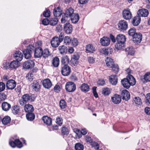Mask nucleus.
<instances>
[{"label":"nucleus","instance_id":"nucleus-22","mask_svg":"<svg viewBox=\"0 0 150 150\" xmlns=\"http://www.w3.org/2000/svg\"><path fill=\"white\" fill-rule=\"evenodd\" d=\"M32 88L33 90L36 91H38L40 88V86L37 81L35 80L33 81L32 84Z\"/></svg>","mask_w":150,"mask_h":150},{"label":"nucleus","instance_id":"nucleus-57","mask_svg":"<svg viewBox=\"0 0 150 150\" xmlns=\"http://www.w3.org/2000/svg\"><path fill=\"white\" fill-rule=\"evenodd\" d=\"M56 122L59 125L61 126L63 123V120L60 117H57L56 120Z\"/></svg>","mask_w":150,"mask_h":150},{"label":"nucleus","instance_id":"nucleus-46","mask_svg":"<svg viewBox=\"0 0 150 150\" xmlns=\"http://www.w3.org/2000/svg\"><path fill=\"white\" fill-rule=\"evenodd\" d=\"M110 93V91L109 88H106L102 89V94L104 96H108Z\"/></svg>","mask_w":150,"mask_h":150},{"label":"nucleus","instance_id":"nucleus-49","mask_svg":"<svg viewBox=\"0 0 150 150\" xmlns=\"http://www.w3.org/2000/svg\"><path fill=\"white\" fill-rule=\"evenodd\" d=\"M58 20L56 18H51L49 21V24L51 25H55L57 24Z\"/></svg>","mask_w":150,"mask_h":150},{"label":"nucleus","instance_id":"nucleus-44","mask_svg":"<svg viewBox=\"0 0 150 150\" xmlns=\"http://www.w3.org/2000/svg\"><path fill=\"white\" fill-rule=\"evenodd\" d=\"M75 149L76 150H83L84 146L83 144L78 143L75 144Z\"/></svg>","mask_w":150,"mask_h":150},{"label":"nucleus","instance_id":"nucleus-39","mask_svg":"<svg viewBox=\"0 0 150 150\" xmlns=\"http://www.w3.org/2000/svg\"><path fill=\"white\" fill-rule=\"evenodd\" d=\"M59 59L57 57H55L52 60V65L54 67H57L59 65Z\"/></svg>","mask_w":150,"mask_h":150},{"label":"nucleus","instance_id":"nucleus-50","mask_svg":"<svg viewBox=\"0 0 150 150\" xmlns=\"http://www.w3.org/2000/svg\"><path fill=\"white\" fill-rule=\"evenodd\" d=\"M112 71L115 73H117L118 72L119 70V68L118 65L116 64H114L112 67H111Z\"/></svg>","mask_w":150,"mask_h":150},{"label":"nucleus","instance_id":"nucleus-62","mask_svg":"<svg viewBox=\"0 0 150 150\" xmlns=\"http://www.w3.org/2000/svg\"><path fill=\"white\" fill-rule=\"evenodd\" d=\"M61 88L59 85H56L53 88L54 91L56 93H59L60 91Z\"/></svg>","mask_w":150,"mask_h":150},{"label":"nucleus","instance_id":"nucleus-11","mask_svg":"<svg viewBox=\"0 0 150 150\" xmlns=\"http://www.w3.org/2000/svg\"><path fill=\"white\" fill-rule=\"evenodd\" d=\"M16 85V81L13 79L9 80L6 83V88L8 89L12 90L15 88Z\"/></svg>","mask_w":150,"mask_h":150},{"label":"nucleus","instance_id":"nucleus-37","mask_svg":"<svg viewBox=\"0 0 150 150\" xmlns=\"http://www.w3.org/2000/svg\"><path fill=\"white\" fill-rule=\"evenodd\" d=\"M42 56L44 58L46 59L51 55V53L48 49H45L43 51L42 50Z\"/></svg>","mask_w":150,"mask_h":150},{"label":"nucleus","instance_id":"nucleus-55","mask_svg":"<svg viewBox=\"0 0 150 150\" xmlns=\"http://www.w3.org/2000/svg\"><path fill=\"white\" fill-rule=\"evenodd\" d=\"M69 17L64 15V16L63 15L62 17L61 20V23H67Z\"/></svg>","mask_w":150,"mask_h":150},{"label":"nucleus","instance_id":"nucleus-51","mask_svg":"<svg viewBox=\"0 0 150 150\" xmlns=\"http://www.w3.org/2000/svg\"><path fill=\"white\" fill-rule=\"evenodd\" d=\"M134 100L135 104L137 105H140L142 104V100L139 97H135Z\"/></svg>","mask_w":150,"mask_h":150},{"label":"nucleus","instance_id":"nucleus-33","mask_svg":"<svg viewBox=\"0 0 150 150\" xmlns=\"http://www.w3.org/2000/svg\"><path fill=\"white\" fill-rule=\"evenodd\" d=\"M69 59L67 55H65L62 58L61 63L63 65H67L69 63Z\"/></svg>","mask_w":150,"mask_h":150},{"label":"nucleus","instance_id":"nucleus-43","mask_svg":"<svg viewBox=\"0 0 150 150\" xmlns=\"http://www.w3.org/2000/svg\"><path fill=\"white\" fill-rule=\"evenodd\" d=\"M124 43L118 42L116 44L115 46V48L118 50H120L122 49L125 45Z\"/></svg>","mask_w":150,"mask_h":150},{"label":"nucleus","instance_id":"nucleus-10","mask_svg":"<svg viewBox=\"0 0 150 150\" xmlns=\"http://www.w3.org/2000/svg\"><path fill=\"white\" fill-rule=\"evenodd\" d=\"M64 30L65 32L67 34H70L73 30L72 26L69 23H67L64 25Z\"/></svg>","mask_w":150,"mask_h":150},{"label":"nucleus","instance_id":"nucleus-15","mask_svg":"<svg viewBox=\"0 0 150 150\" xmlns=\"http://www.w3.org/2000/svg\"><path fill=\"white\" fill-rule=\"evenodd\" d=\"M111 100L112 102L115 104H119L121 101V97L120 95L115 94L112 97Z\"/></svg>","mask_w":150,"mask_h":150},{"label":"nucleus","instance_id":"nucleus-16","mask_svg":"<svg viewBox=\"0 0 150 150\" xmlns=\"http://www.w3.org/2000/svg\"><path fill=\"white\" fill-rule=\"evenodd\" d=\"M137 14L138 16L145 17L148 15L149 12L146 9L142 8L138 10Z\"/></svg>","mask_w":150,"mask_h":150},{"label":"nucleus","instance_id":"nucleus-35","mask_svg":"<svg viewBox=\"0 0 150 150\" xmlns=\"http://www.w3.org/2000/svg\"><path fill=\"white\" fill-rule=\"evenodd\" d=\"M79 16L78 14H74L71 17L70 19L72 23H76L78 22L79 19Z\"/></svg>","mask_w":150,"mask_h":150},{"label":"nucleus","instance_id":"nucleus-42","mask_svg":"<svg viewBox=\"0 0 150 150\" xmlns=\"http://www.w3.org/2000/svg\"><path fill=\"white\" fill-rule=\"evenodd\" d=\"M25 57L26 59H29L31 57L32 52H30L27 49H26L23 52Z\"/></svg>","mask_w":150,"mask_h":150},{"label":"nucleus","instance_id":"nucleus-20","mask_svg":"<svg viewBox=\"0 0 150 150\" xmlns=\"http://www.w3.org/2000/svg\"><path fill=\"white\" fill-rule=\"evenodd\" d=\"M141 19L140 16H137L133 18L132 23L133 25L137 26L139 25L140 23Z\"/></svg>","mask_w":150,"mask_h":150},{"label":"nucleus","instance_id":"nucleus-14","mask_svg":"<svg viewBox=\"0 0 150 150\" xmlns=\"http://www.w3.org/2000/svg\"><path fill=\"white\" fill-rule=\"evenodd\" d=\"M13 57L18 61H21L23 58V56L21 52L20 51H16L13 54Z\"/></svg>","mask_w":150,"mask_h":150},{"label":"nucleus","instance_id":"nucleus-61","mask_svg":"<svg viewBox=\"0 0 150 150\" xmlns=\"http://www.w3.org/2000/svg\"><path fill=\"white\" fill-rule=\"evenodd\" d=\"M59 41L61 42L63 40L64 38V34L63 33H61L59 35V37H58Z\"/></svg>","mask_w":150,"mask_h":150},{"label":"nucleus","instance_id":"nucleus-59","mask_svg":"<svg viewBox=\"0 0 150 150\" xmlns=\"http://www.w3.org/2000/svg\"><path fill=\"white\" fill-rule=\"evenodd\" d=\"M6 97L7 96L5 93H0V101L1 102L4 100L6 99Z\"/></svg>","mask_w":150,"mask_h":150},{"label":"nucleus","instance_id":"nucleus-36","mask_svg":"<svg viewBox=\"0 0 150 150\" xmlns=\"http://www.w3.org/2000/svg\"><path fill=\"white\" fill-rule=\"evenodd\" d=\"M18 61H13L10 63V68L12 69H16L19 67Z\"/></svg>","mask_w":150,"mask_h":150},{"label":"nucleus","instance_id":"nucleus-1","mask_svg":"<svg viewBox=\"0 0 150 150\" xmlns=\"http://www.w3.org/2000/svg\"><path fill=\"white\" fill-rule=\"evenodd\" d=\"M136 83V81L134 78L130 74H129L126 78H124L121 81L122 85L126 89H128L130 86L135 85Z\"/></svg>","mask_w":150,"mask_h":150},{"label":"nucleus","instance_id":"nucleus-7","mask_svg":"<svg viewBox=\"0 0 150 150\" xmlns=\"http://www.w3.org/2000/svg\"><path fill=\"white\" fill-rule=\"evenodd\" d=\"M132 40L136 44L140 43L142 39V35L141 33H137L132 37Z\"/></svg>","mask_w":150,"mask_h":150},{"label":"nucleus","instance_id":"nucleus-53","mask_svg":"<svg viewBox=\"0 0 150 150\" xmlns=\"http://www.w3.org/2000/svg\"><path fill=\"white\" fill-rule=\"evenodd\" d=\"M128 34L132 36V37L135 34L137 33H136V30L135 28H130L128 31Z\"/></svg>","mask_w":150,"mask_h":150},{"label":"nucleus","instance_id":"nucleus-25","mask_svg":"<svg viewBox=\"0 0 150 150\" xmlns=\"http://www.w3.org/2000/svg\"><path fill=\"white\" fill-rule=\"evenodd\" d=\"M11 106L9 103L4 102L1 104L2 109L5 111H8L11 108Z\"/></svg>","mask_w":150,"mask_h":150},{"label":"nucleus","instance_id":"nucleus-6","mask_svg":"<svg viewBox=\"0 0 150 150\" xmlns=\"http://www.w3.org/2000/svg\"><path fill=\"white\" fill-rule=\"evenodd\" d=\"M119 29L121 31L126 30L128 28V24L126 21L124 20L120 21L118 24Z\"/></svg>","mask_w":150,"mask_h":150},{"label":"nucleus","instance_id":"nucleus-54","mask_svg":"<svg viewBox=\"0 0 150 150\" xmlns=\"http://www.w3.org/2000/svg\"><path fill=\"white\" fill-rule=\"evenodd\" d=\"M144 78L146 82H150V72L146 73L144 76Z\"/></svg>","mask_w":150,"mask_h":150},{"label":"nucleus","instance_id":"nucleus-31","mask_svg":"<svg viewBox=\"0 0 150 150\" xmlns=\"http://www.w3.org/2000/svg\"><path fill=\"white\" fill-rule=\"evenodd\" d=\"M24 110L26 112L28 113L31 112L33 111L34 108L32 105L29 104H28L25 105L24 106Z\"/></svg>","mask_w":150,"mask_h":150},{"label":"nucleus","instance_id":"nucleus-24","mask_svg":"<svg viewBox=\"0 0 150 150\" xmlns=\"http://www.w3.org/2000/svg\"><path fill=\"white\" fill-rule=\"evenodd\" d=\"M42 120L47 125H50L52 124V119L47 116H44L42 118Z\"/></svg>","mask_w":150,"mask_h":150},{"label":"nucleus","instance_id":"nucleus-4","mask_svg":"<svg viewBox=\"0 0 150 150\" xmlns=\"http://www.w3.org/2000/svg\"><path fill=\"white\" fill-rule=\"evenodd\" d=\"M122 16L123 18L126 20H129L132 17V14L128 8L124 9L122 12Z\"/></svg>","mask_w":150,"mask_h":150},{"label":"nucleus","instance_id":"nucleus-17","mask_svg":"<svg viewBox=\"0 0 150 150\" xmlns=\"http://www.w3.org/2000/svg\"><path fill=\"white\" fill-rule=\"evenodd\" d=\"M42 84L45 88L49 89L52 85V83L49 79H45L42 81Z\"/></svg>","mask_w":150,"mask_h":150},{"label":"nucleus","instance_id":"nucleus-21","mask_svg":"<svg viewBox=\"0 0 150 150\" xmlns=\"http://www.w3.org/2000/svg\"><path fill=\"white\" fill-rule=\"evenodd\" d=\"M36 72V70L33 69L32 71L29 72L26 76V79L29 81H32L33 79L34 75Z\"/></svg>","mask_w":150,"mask_h":150},{"label":"nucleus","instance_id":"nucleus-12","mask_svg":"<svg viewBox=\"0 0 150 150\" xmlns=\"http://www.w3.org/2000/svg\"><path fill=\"white\" fill-rule=\"evenodd\" d=\"M60 43L58 39V37L57 36L53 37L51 41V44L52 47L54 48L58 47Z\"/></svg>","mask_w":150,"mask_h":150},{"label":"nucleus","instance_id":"nucleus-5","mask_svg":"<svg viewBox=\"0 0 150 150\" xmlns=\"http://www.w3.org/2000/svg\"><path fill=\"white\" fill-rule=\"evenodd\" d=\"M71 71L70 68L67 65H64L62 66L61 73L64 76L69 75Z\"/></svg>","mask_w":150,"mask_h":150},{"label":"nucleus","instance_id":"nucleus-30","mask_svg":"<svg viewBox=\"0 0 150 150\" xmlns=\"http://www.w3.org/2000/svg\"><path fill=\"white\" fill-rule=\"evenodd\" d=\"M74 9L71 8H69L67 9L64 13V15L69 17H71L73 15H74Z\"/></svg>","mask_w":150,"mask_h":150},{"label":"nucleus","instance_id":"nucleus-32","mask_svg":"<svg viewBox=\"0 0 150 150\" xmlns=\"http://www.w3.org/2000/svg\"><path fill=\"white\" fill-rule=\"evenodd\" d=\"M125 51L128 55L133 56L134 55L135 51L132 47H127L125 49Z\"/></svg>","mask_w":150,"mask_h":150},{"label":"nucleus","instance_id":"nucleus-9","mask_svg":"<svg viewBox=\"0 0 150 150\" xmlns=\"http://www.w3.org/2000/svg\"><path fill=\"white\" fill-rule=\"evenodd\" d=\"M121 96L123 100L127 101L130 98V95L129 92L126 90H124L121 91Z\"/></svg>","mask_w":150,"mask_h":150},{"label":"nucleus","instance_id":"nucleus-40","mask_svg":"<svg viewBox=\"0 0 150 150\" xmlns=\"http://www.w3.org/2000/svg\"><path fill=\"white\" fill-rule=\"evenodd\" d=\"M35 115L34 113L32 112L28 113L26 115L27 119L29 121H33L35 118Z\"/></svg>","mask_w":150,"mask_h":150},{"label":"nucleus","instance_id":"nucleus-27","mask_svg":"<svg viewBox=\"0 0 150 150\" xmlns=\"http://www.w3.org/2000/svg\"><path fill=\"white\" fill-rule=\"evenodd\" d=\"M62 10L60 9L59 7H58L57 8H55L54 9V15L55 17H59L62 15Z\"/></svg>","mask_w":150,"mask_h":150},{"label":"nucleus","instance_id":"nucleus-58","mask_svg":"<svg viewBox=\"0 0 150 150\" xmlns=\"http://www.w3.org/2000/svg\"><path fill=\"white\" fill-rule=\"evenodd\" d=\"M71 42L72 45L74 47L77 46L79 43L77 39L75 38H73L72 40H71Z\"/></svg>","mask_w":150,"mask_h":150},{"label":"nucleus","instance_id":"nucleus-2","mask_svg":"<svg viewBox=\"0 0 150 150\" xmlns=\"http://www.w3.org/2000/svg\"><path fill=\"white\" fill-rule=\"evenodd\" d=\"M36 97L35 95L31 94H25L23 95L19 100L20 104L22 106H24L27 102L34 101Z\"/></svg>","mask_w":150,"mask_h":150},{"label":"nucleus","instance_id":"nucleus-38","mask_svg":"<svg viewBox=\"0 0 150 150\" xmlns=\"http://www.w3.org/2000/svg\"><path fill=\"white\" fill-rule=\"evenodd\" d=\"M58 49L60 53L62 54H65L67 52V47L64 45H63L59 46Z\"/></svg>","mask_w":150,"mask_h":150},{"label":"nucleus","instance_id":"nucleus-52","mask_svg":"<svg viewBox=\"0 0 150 150\" xmlns=\"http://www.w3.org/2000/svg\"><path fill=\"white\" fill-rule=\"evenodd\" d=\"M64 43L65 45H69L71 42V39L68 36H65L64 38Z\"/></svg>","mask_w":150,"mask_h":150},{"label":"nucleus","instance_id":"nucleus-41","mask_svg":"<svg viewBox=\"0 0 150 150\" xmlns=\"http://www.w3.org/2000/svg\"><path fill=\"white\" fill-rule=\"evenodd\" d=\"M11 120L10 117L8 116H6L4 117L2 120V122L3 124L6 125L9 123Z\"/></svg>","mask_w":150,"mask_h":150},{"label":"nucleus","instance_id":"nucleus-26","mask_svg":"<svg viewBox=\"0 0 150 150\" xmlns=\"http://www.w3.org/2000/svg\"><path fill=\"white\" fill-rule=\"evenodd\" d=\"M105 61L107 66L109 68H111V67L114 64L113 59L110 57H107Z\"/></svg>","mask_w":150,"mask_h":150},{"label":"nucleus","instance_id":"nucleus-47","mask_svg":"<svg viewBox=\"0 0 150 150\" xmlns=\"http://www.w3.org/2000/svg\"><path fill=\"white\" fill-rule=\"evenodd\" d=\"M110 52V49L108 48H103L102 49H100V52H101L102 54H104L105 55H108L109 52Z\"/></svg>","mask_w":150,"mask_h":150},{"label":"nucleus","instance_id":"nucleus-29","mask_svg":"<svg viewBox=\"0 0 150 150\" xmlns=\"http://www.w3.org/2000/svg\"><path fill=\"white\" fill-rule=\"evenodd\" d=\"M109 80L112 85H116L117 83V76L115 75H111L110 76Z\"/></svg>","mask_w":150,"mask_h":150},{"label":"nucleus","instance_id":"nucleus-63","mask_svg":"<svg viewBox=\"0 0 150 150\" xmlns=\"http://www.w3.org/2000/svg\"><path fill=\"white\" fill-rule=\"evenodd\" d=\"M50 11L49 10H47L44 11L43 15L45 17H48L50 16Z\"/></svg>","mask_w":150,"mask_h":150},{"label":"nucleus","instance_id":"nucleus-60","mask_svg":"<svg viewBox=\"0 0 150 150\" xmlns=\"http://www.w3.org/2000/svg\"><path fill=\"white\" fill-rule=\"evenodd\" d=\"M3 67L4 68L6 69H8L10 68V63L6 61L4 62Z\"/></svg>","mask_w":150,"mask_h":150},{"label":"nucleus","instance_id":"nucleus-56","mask_svg":"<svg viewBox=\"0 0 150 150\" xmlns=\"http://www.w3.org/2000/svg\"><path fill=\"white\" fill-rule=\"evenodd\" d=\"M12 112L14 114L18 113L19 111V107L17 105H14L13 107Z\"/></svg>","mask_w":150,"mask_h":150},{"label":"nucleus","instance_id":"nucleus-48","mask_svg":"<svg viewBox=\"0 0 150 150\" xmlns=\"http://www.w3.org/2000/svg\"><path fill=\"white\" fill-rule=\"evenodd\" d=\"M59 105L60 108L62 109H64L67 107L66 102L64 100H62L60 101Z\"/></svg>","mask_w":150,"mask_h":150},{"label":"nucleus","instance_id":"nucleus-18","mask_svg":"<svg viewBox=\"0 0 150 150\" xmlns=\"http://www.w3.org/2000/svg\"><path fill=\"white\" fill-rule=\"evenodd\" d=\"M42 54V49L40 47H37L34 50V56L36 58L41 57Z\"/></svg>","mask_w":150,"mask_h":150},{"label":"nucleus","instance_id":"nucleus-28","mask_svg":"<svg viewBox=\"0 0 150 150\" xmlns=\"http://www.w3.org/2000/svg\"><path fill=\"white\" fill-rule=\"evenodd\" d=\"M95 51V48L91 44H88L86 45V51L87 53H93Z\"/></svg>","mask_w":150,"mask_h":150},{"label":"nucleus","instance_id":"nucleus-45","mask_svg":"<svg viewBox=\"0 0 150 150\" xmlns=\"http://www.w3.org/2000/svg\"><path fill=\"white\" fill-rule=\"evenodd\" d=\"M61 132L63 135H67L69 134V131L65 127H63L61 128Z\"/></svg>","mask_w":150,"mask_h":150},{"label":"nucleus","instance_id":"nucleus-8","mask_svg":"<svg viewBox=\"0 0 150 150\" xmlns=\"http://www.w3.org/2000/svg\"><path fill=\"white\" fill-rule=\"evenodd\" d=\"M10 145L12 147H15L17 146L18 148H21L23 146L22 142L19 139H16L14 141H10L9 142Z\"/></svg>","mask_w":150,"mask_h":150},{"label":"nucleus","instance_id":"nucleus-19","mask_svg":"<svg viewBox=\"0 0 150 150\" xmlns=\"http://www.w3.org/2000/svg\"><path fill=\"white\" fill-rule=\"evenodd\" d=\"M100 41L102 45L106 46L110 44V40L109 38L103 37L100 39Z\"/></svg>","mask_w":150,"mask_h":150},{"label":"nucleus","instance_id":"nucleus-34","mask_svg":"<svg viewBox=\"0 0 150 150\" xmlns=\"http://www.w3.org/2000/svg\"><path fill=\"white\" fill-rule=\"evenodd\" d=\"M80 88L81 91L84 92H88L90 89L89 86L85 83L82 84Z\"/></svg>","mask_w":150,"mask_h":150},{"label":"nucleus","instance_id":"nucleus-13","mask_svg":"<svg viewBox=\"0 0 150 150\" xmlns=\"http://www.w3.org/2000/svg\"><path fill=\"white\" fill-rule=\"evenodd\" d=\"M35 62L33 60H29L25 62L23 64V67L24 68L28 69L34 67Z\"/></svg>","mask_w":150,"mask_h":150},{"label":"nucleus","instance_id":"nucleus-23","mask_svg":"<svg viewBox=\"0 0 150 150\" xmlns=\"http://www.w3.org/2000/svg\"><path fill=\"white\" fill-rule=\"evenodd\" d=\"M116 39L117 42L122 43H125L126 40L125 36L122 34L118 35L117 36Z\"/></svg>","mask_w":150,"mask_h":150},{"label":"nucleus","instance_id":"nucleus-64","mask_svg":"<svg viewBox=\"0 0 150 150\" xmlns=\"http://www.w3.org/2000/svg\"><path fill=\"white\" fill-rule=\"evenodd\" d=\"M146 103L150 104V93L147 94L146 96Z\"/></svg>","mask_w":150,"mask_h":150},{"label":"nucleus","instance_id":"nucleus-3","mask_svg":"<svg viewBox=\"0 0 150 150\" xmlns=\"http://www.w3.org/2000/svg\"><path fill=\"white\" fill-rule=\"evenodd\" d=\"M65 89L69 92H73L76 89V86L74 83L69 82L66 84Z\"/></svg>","mask_w":150,"mask_h":150}]
</instances>
